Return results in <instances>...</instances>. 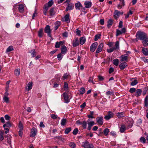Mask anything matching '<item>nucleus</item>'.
<instances>
[{
	"label": "nucleus",
	"instance_id": "nucleus-1",
	"mask_svg": "<svg viewBox=\"0 0 148 148\" xmlns=\"http://www.w3.org/2000/svg\"><path fill=\"white\" fill-rule=\"evenodd\" d=\"M137 39L142 41L143 46L148 45V37L147 34L141 31L138 32L136 35Z\"/></svg>",
	"mask_w": 148,
	"mask_h": 148
},
{
	"label": "nucleus",
	"instance_id": "nucleus-2",
	"mask_svg": "<svg viewBox=\"0 0 148 148\" xmlns=\"http://www.w3.org/2000/svg\"><path fill=\"white\" fill-rule=\"evenodd\" d=\"M75 8L76 10H78L80 11L84 12L85 13H86V12H85V9L84 8L80 3L79 2L75 3Z\"/></svg>",
	"mask_w": 148,
	"mask_h": 148
},
{
	"label": "nucleus",
	"instance_id": "nucleus-3",
	"mask_svg": "<svg viewBox=\"0 0 148 148\" xmlns=\"http://www.w3.org/2000/svg\"><path fill=\"white\" fill-rule=\"evenodd\" d=\"M119 41H116L115 43V47L107 49V52L109 53H110L116 49H119Z\"/></svg>",
	"mask_w": 148,
	"mask_h": 148
},
{
	"label": "nucleus",
	"instance_id": "nucleus-4",
	"mask_svg": "<svg viewBox=\"0 0 148 148\" xmlns=\"http://www.w3.org/2000/svg\"><path fill=\"white\" fill-rule=\"evenodd\" d=\"M82 145L84 148H93L94 147L92 144H90L87 141L82 142Z\"/></svg>",
	"mask_w": 148,
	"mask_h": 148
},
{
	"label": "nucleus",
	"instance_id": "nucleus-5",
	"mask_svg": "<svg viewBox=\"0 0 148 148\" xmlns=\"http://www.w3.org/2000/svg\"><path fill=\"white\" fill-rule=\"evenodd\" d=\"M44 31L47 34L48 36L51 37V30L50 29V26L49 25H46Z\"/></svg>",
	"mask_w": 148,
	"mask_h": 148
},
{
	"label": "nucleus",
	"instance_id": "nucleus-6",
	"mask_svg": "<svg viewBox=\"0 0 148 148\" xmlns=\"http://www.w3.org/2000/svg\"><path fill=\"white\" fill-rule=\"evenodd\" d=\"M123 14V12H120L117 10H115L114 13V17L115 19H117L121 14L122 15Z\"/></svg>",
	"mask_w": 148,
	"mask_h": 148
},
{
	"label": "nucleus",
	"instance_id": "nucleus-7",
	"mask_svg": "<svg viewBox=\"0 0 148 148\" xmlns=\"http://www.w3.org/2000/svg\"><path fill=\"white\" fill-rule=\"evenodd\" d=\"M96 122L98 124L100 125H102L103 124V117L102 116L97 117L96 119Z\"/></svg>",
	"mask_w": 148,
	"mask_h": 148
},
{
	"label": "nucleus",
	"instance_id": "nucleus-8",
	"mask_svg": "<svg viewBox=\"0 0 148 148\" xmlns=\"http://www.w3.org/2000/svg\"><path fill=\"white\" fill-rule=\"evenodd\" d=\"M37 132V129L35 127H33L31 130L30 136L31 137H34L36 135Z\"/></svg>",
	"mask_w": 148,
	"mask_h": 148
},
{
	"label": "nucleus",
	"instance_id": "nucleus-9",
	"mask_svg": "<svg viewBox=\"0 0 148 148\" xmlns=\"http://www.w3.org/2000/svg\"><path fill=\"white\" fill-rule=\"evenodd\" d=\"M97 45L98 44L97 42L93 43L90 47V51L91 52H94L96 49Z\"/></svg>",
	"mask_w": 148,
	"mask_h": 148
},
{
	"label": "nucleus",
	"instance_id": "nucleus-10",
	"mask_svg": "<svg viewBox=\"0 0 148 148\" xmlns=\"http://www.w3.org/2000/svg\"><path fill=\"white\" fill-rule=\"evenodd\" d=\"M126 32V29L125 28H123L121 31H120L119 29H117L116 30V36H117L120 34L125 33Z\"/></svg>",
	"mask_w": 148,
	"mask_h": 148
},
{
	"label": "nucleus",
	"instance_id": "nucleus-11",
	"mask_svg": "<svg viewBox=\"0 0 148 148\" xmlns=\"http://www.w3.org/2000/svg\"><path fill=\"white\" fill-rule=\"evenodd\" d=\"M90 119H88L87 121V123L88 125V129L90 130L91 128V127L94 125V122L93 121H90Z\"/></svg>",
	"mask_w": 148,
	"mask_h": 148
},
{
	"label": "nucleus",
	"instance_id": "nucleus-12",
	"mask_svg": "<svg viewBox=\"0 0 148 148\" xmlns=\"http://www.w3.org/2000/svg\"><path fill=\"white\" fill-rule=\"evenodd\" d=\"M62 95L64 97L65 102L66 103H69L70 101V99H69V97L67 93L64 92Z\"/></svg>",
	"mask_w": 148,
	"mask_h": 148
},
{
	"label": "nucleus",
	"instance_id": "nucleus-13",
	"mask_svg": "<svg viewBox=\"0 0 148 148\" xmlns=\"http://www.w3.org/2000/svg\"><path fill=\"white\" fill-rule=\"evenodd\" d=\"M74 4L72 3H68L67 4V7L66 8V12L73 10L74 8Z\"/></svg>",
	"mask_w": 148,
	"mask_h": 148
},
{
	"label": "nucleus",
	"instance_id": "nucleus-14",
	"mask_svg": "<svg viewBox=\"0 0 148 148\" xmlns=\"http://www.w3.org/2000/svg\"><path fill=\"white\" fill-rule=\"evenodd\" d=\"M79 42L77 38H75L73 41V46L75 47L79 45Z\"/></svg>",
	"mask_w": 148,
	"mask_h": 148
},
{
	"label": "nucleus",
	"instance_id": "nucleus-15",
	"mask_svg": "<svg viewBox=\"0 0 148 148\" xmlns=\"http://www.w3.org/2000/svg\"><path fill=\"white\" fill-rule=\"evenodd\" d=\"M103 43H101L99 45L96 52V53L97 54L100 52L103 49Z\"/></svg>",
	"mask_w": 148,
	"mask_h": 148
},
{
	"label": "nucleus",
	"instance_id": "nucleus-16",
	"mask_svg": "<svg viewBox=\"0 0 148 148\" xmlns=\"http://www.w3.org/2000/svg\"><path fill=\"white\" fill-rule=\"evenodd\" d=\"M84 4L85 5L84 8H88L91 7L92 3L91 1H86L85 2Z\"/></svg>",
	"mask_w": 148,
	"mask_h": 148
},
{
	"label": "nucleus",
	"instance_id": "nucleus-17",
	"mask_svg": "<svg viewBox=\"0 0 148 148\" xmlns=\"http://www.w3.org/2000/svg\"><path fill=\"white\" fill-rule=\"evenodd\" d=\"M113 113L111 111H109L108 114L104 117L105 119L108 120L113 117Z\"/></svg>",
	"mask_w": 148,
	"mask_h": 148
},
{
	"label": "nucleus",
	"instance_id": "nucleus-18",
	"mask_svg": "<svg viewBox=\"0 0 148 148\" xmlns=\"http://www.w3.org/2000/svg\"><path fill=\"white\" fill-rule=\"evenodd\" d=\"M61 53L62 54H65L67 52V48L65 45H63L61 48Z\"/></svg>",
	"mask_w": 148,
	"mask_h": 148
},
{
	"label": "nucleus",
	"instance_id": "nucleus-19",
	"mask_svg": "<svg viewBox=\"0 0 148 148\" xmlns=\"http://www.w3.org/2000/svg\"><path fill=\"white\" fill-rule=\"evenodd\" d=\"M49 13L51 16L50 18H51L55 14V12L54 11V8H51L49 10Z\"/></svg>",
	"mask_w": 148,
	"mask_h": 148
},
{
	"label": "nucleus",
	"instance_id": "nucleus-20",
	"mask_svg": "<svg viewBox=\"0 0 148 148\" xmlns=\"http://www.w3.org/2000/svg\"><path fill=\"white\" fill-rule=\"evenodd\" d=\"M32 87V82H29L27 84V87H26V89L27 91H29L31 90Z\"/></svg>",
	"mask_w": 148,
	"mask_h": 148
},
{
	"label": "nucleus",
	"instance_id": "nucleus-21",
	"mask_svg": "<svg viewBox=\"0 0 148 148\" xmlns=\"http://www.w3.org/2000/svg\"><path fill=\"white\" fill-rule=\"evenodd\" d=\"M142 90L140 89H137L136 90L135 93V95L137 97L140 96L141 94Z\"/></svg>",
	"mask_w": 148,
	"mask_h": 148
},
{
	"label": "nucleus",
	"instance_id": "nucleus-22",
	"mask_svg": "<svg viewBox=\"0 0 148 148\" xmlns=\"http://www.w3.org/2000/svg\"><path fill=\"white\" fill-rule=\"evenodd\" d=\"M18 10L19 12L21 13L23 12L24 11V6L22 4H20L19 5Z\"/></svg>",
	"mask_w": 148,
	"mask_h": 148
},
{
	"label": "nucleus",
	"instance_id": "nucleus-23",
	"mask_svg": "<svg viewBox=\"0 0 148 148\" xmlns=\"http://www.w3.org/2000/svg\"><path fill=\"white\" fill-rule=\"evenodd\" d=\"M127 66V64L126 62L121 63L119 65L120 68L121 69L125 68Z\"/></svg>",
	"mask_w": 148,
	"mask_h": 148
},
{
	"label": "nucleus",
	"instance_id": "nucleus-24",
	"mask_svg": "<svg viewBox=\"0 0 148 148\" xmlns=\"http://www.w3.org/2000/svg\"><path fill=\"white\" fill-rule=\"evenodd\" d=\"M43 29L42 28L40 29L38 32V36L40 38H41L43 36Z\"/></svg>",
	"mask_w": 148,
	"mask_h": 148
},
{
	"label": "nucleus",
	"instance_id": "nucleus-25",
	"mask_svg": "<svg viewBox=\"0 0 148 148\" xmlns=\"http://www.w3.org/2000/svg\"><path fill=\"white\" fill-rule=\"evenodd\" d=\"M69 14H67L64 16V19L65 21L67 23H69L70 22V19H69Z\"/></svg>",
	"mask_w": 148,
	"mask_h": 148
},
{
	"label": "nucleus",
	"instance_id": "nucleus-26",
	"mask_svg": "<svg viewBox=\"0 0 148 148\" xmlns=\"http://www.w3.org/2000/svg\"><path fill=\"white\" fill-rule=\"evenodd\" d=\"M53 0H51L49 1L47 4H45L44 5L45 6H46L48 8L51 7L53 4Z\"/></svg>",
	"mask_w": 148,
	"mask_h": 148
},
{
	"label": "nucleus",
	"instance_id": "nucleus-27",
	"mask_svg": "<svg viewBox=\"0 0 148 148\" xmlns=\"http://www.w3.org/2000/svg\"><path fill=\"white\" fill-rule=\"evenodd\" d=\"M63 44V42L62 41H60L59 42H57L56 43L55 47L56 48H58L60 47V45Z\"/></svg>",
	"mask_w": 148,
	"mask_h": 148
},
{
	"label": "nucleus",
	"instance_id": "nucleus-28",
	"mask_svg": "<svg viewBox=\"0 0 148 148\" xmlns=\"http://www.w3.org/2000/svg\"><path fill=\"white\" fill-rule=\"evenodd\" d=\"M67 122V120L66 119H62L61 120V121L60 123V124L62 126H65L66 123Z\"/></svg>",
	"mask_w": 148,
	"mask_h": 148
},
{
	"label": "nucleus",
	"instance_id": "nucleus-29",
	"mask_svg": "<svg viewBox=\"0 0 148 148\" xmlns=\"http://www.w3.org/2000/svg\"><path fill=\"white\" fill-rule=\"evenodd\" d=\"M113 23V20L112 19H109L108 21L107 27L110 28L112 25Z\"/></svg>",
	"mask_w": 148,
	"mask_h": 148
},
{
	"label": "nucleus",
	"instance_id": "nucleus-30",
	"mask_svg": "<svg viewBox=\"0 0 148 148\" xmlns=\"http://www.w3.org/2000/svg\"><path fill=\"white\" fill-rule=\"evenodd\" d=\"M14 50L13 47L12 46H10L7 49L5 52L7 53L10 51H13Z\"/></svg>",
	"mask_w": 148,
	"mask_h": 148
},
{
	"label": "nucleus",
	"instance_id": "nucleus-31",
	"mask_svg": "<svg viewBox=\"0 0 148 148\" xmlns=\"http://www.w3.org/2000/svg\"><path fill=\"white\" fill-rule=\"evenodd\" d=\"M142 51L143 54L145 56L148 55V50L146 48H143L142 50Z\"/></svg>",
	"mask_w": 148,
	"mask_h": 148
},
{
	"label": "nucleus",
	"instance_id": "nucleus-32",
	"mask_svg": "<svg viewBox=\"0 0 148 148\" xmlns=\"http://www.w3.org/2000/svg\"><path fill=\"white\" fill-rule=\"evenodd\" d=\"M126 125L127 126L128 128L131 127L133 125V122L132 121H127L126 123Z\"/></svg>",
	"mask_w": 148,
	"mask_h": 148
},
{
	"label": "nucleus",
	"instance_id": "nucleus-33",
	"mask_svg": "<svg viewBox=\"0 0 148 148\" xmlns=\"http://www.w3.org/2000/svg\"><path fill=\"white\" fill-rule=\"evenodd\" d=\"M113 64L116 66H117L119 64V60L117 59L113 60Z\"/></svg>",
	"mask_w": 148,
	"mask_h": 148
},
{
	"label": "nucleus",
	"instance_id": "nucleus-34",
	"mask_svg": "<svg viewBox=\"0 0 148 148\" xmlns=\"http://www.w3.org/2000/svg\"><path fill=\"white\" fill-rule=\"evenodd\" d=\"M86 41V38L84 37H81L80 39V43L81 45L84 44Z\"/></svg>",
	"mask_w": 148,
	"mask_h": 148
},
{
	"label": "nucleus",
	"instance_id": "nucleus-35",
	"mask_svg": "<svg viewBox=\"0 0 148 148\" xmlns=\"http://www.w3.org/2000/svg\"><path fill=\"white\" fill-rule=\"evenodd\" d=\"M126 130L125 126V125H123L121 126L120 128V131L121 132L123 133Z\"/></svg>",
	"mask_w": 148,
	"mask_h": 148
},
{
	"label": "nucleus",
	"instance_id": "nucleus-36",
	"mask_svg": "<svg viewBox=\"0 0 148 148\" xmlns=\"http://www.w3.org/2000/svg\"><path fill=\"white\" fill-rule=\"evenodd\" d=\"M121 61L123 62L126 60L127 58V56L125 55H123L121 56Z\"/></svg>",
	"mask_w": 148,
	"mask_h": 148
},
{
	"label": "nucleus",
	"instance_id": "nucleus-37",
	"mask_svg": "<svg viewBox=\"0 0 148 148\" xmlns=\"http://www.w3.org/2000/svg\"><path fill=\"white\" fill-rule=\"evenodd\" d=\"M60 24V22H56L55 23V26L54 27L55 30H56L59 27Z\"/></svg>",
	"mask_w": 148,
	"mask_h": 148
},
{
	"label": "nucleus",
	"instance_id": "nucleus-38",
	"mask_svg": "<svg viewBox=\"0 0 148 148\" xmlns=\"http://www.w3.org/2000/svg\"><path fill=\"white\" fill-rule=\"evenodd\" d=\"M81 125H82V127L84 129H85L86 128L87 122L86 121H82V122Z\"/></svg>",
	"mask_w": 148,
	"mask_h": 148
},
{
	"label": "nucleus",
	"instance_id": "nucleus-39",
	"mask_svg": "<svg viewBox=\"0 0 148 148\" xmlns=\"http://www.w3.org/2000/svg\"><path fill=\"white\" fill-rule=\"evenodd\" d=\"M104 134L106 136L108 135V133L110 132L108 128H106L103 131Z\"/></svg>",
	"mask_w": 148,
	"mask_h": 148
},
{
	"label": "nucleus",
	"instance_id": "nucleus-40",
	"mask_svg": "<svg viewBox=\"0 0 148 148\" xmlns=\"http://www.w3.org/2000/svg\"><path fill=\"white\" fill-rule=\"evenodd\" d=\"M124 113L123 112H119L117 114V116L119 118H121L124 116Z\"/></svg>",
	"mask_w": 148,
	"mask_h": 148
},
{
	"label": "nucleus",
	"instance_id": "nucleus-41",
	"mask_svg": "<svg viewBox=\"0 0 148 148\" xmlns=\"http://www.w3.org/2000/svg\"><path fill=\"white\" fill-rule=\"evenodd\" d=\"M71 129L70 127L66 128L64 131V133L65 134H69L71 131Z\"/></svg>",
	"mask_w": 148,
	"mask_h": 148
},
{
	"label": "nucleus",
	"instance_id": "nucleus-42",
	"mask_svg": "<svg viewBox=\"0 0 148 148\" xmlns=\"http://www.w3.org/2000/svg\"><path fill=\"white\" fill-rule=\"evenodd\" d=\"M30 53H31L32 57H34L36 55V52L35 51V50L34 49H32L30 51Z\"/></svg>",
	"mask_w": 148,
	"mask_h": 148
},
{
	"label": "nucleus",
	"instance_id": "nucleus-43",
	"mask_svg": "<svg viewBox=\"0 0 148 148\" xmlns=\"http://www.w3.org/2000/svg\"><path fill=\"white\" fill-rule=\"evenodd\" d=\"M48 9V8L46 6H45L44 8L43 9V13L45 15H47V12Z\"/></svg>",
	"mask_w": 148,
	"mask_h": 148
},
{
	"label": "nucleus",
	"instance_id": "nucleus-44",
	"mask_svg": "<svg viewBox=\"0 0 148 148\" xmlns=\"http://www.w3.org/2000/svg\"><path fill=\"white\" fill-rule=\"evenodd\" d=\"M20 69H17L15 70L14 74L17 76H18L20 74Z\"/></svg>",
	"mask_w": 148,
	"mask_h": 148
},
{
	"label": "nucleus",
	"instance_id": "nucleus-45",
	"mask_svg": "<svg viewBox=\"0 0 148 148\" xmlns=\"http://www.w3.org/2000/svg\"><path fill=\"white\" fill-rule=\"evenodd\" d=\"M81 94H83L85 92V90L84 88L83 87H82L79 90Z\"/></svg>",
	"mask_w": 148,
	"mask_h": 148
},
{
	"label": "nucleus",
	"instance_id": "nucleus-46",
	"mask_svg": "<svg viewBox=\"0 0 148 148\" xmlns=\"http://www.w3.org/2000/svg\"><path fill=\"white\" fill-rule=\"evenodd\" d=\"M7 139V142L9 144H10L11 143V140H10V138L11 137V136L10 135H7L6 136H5Z\"/></svg>",
	"mask_w": 148,
	"mask_h": 148
},
{
	"label": "nucleus",
	"instance_id": "nucleus-47",
	"mask_svg": "<svg viewBox=\"0 0 148 148\" xmlns=\"http://www.w3.org/2000/svg\"><path fill=\"white\" fill-rule=\"evenodd\" d=\"M69 146L72 148H75L76 147V145L74 142H71L69 143Z\"/></svg>",
	"mask_w": 148,
	"mask_h": 148
},
{
	"label": "nucleus",
	"instance_id": "nucleus-48",
	"mask_svg": "<svg viewBox=\"0 0 148 148\" xmlns=\"http://www.w3.org/2000/svg\"><path fill=\"white\" fill-rule=\"evenodd\" d=\"M61 53H60L58 55L57 58L59 60H60L62 59L63 55Z\"/></svg>",
	"mask_w": 148,
	"mask_h": 148
},
{
	"label": "nucleus",
	"instance_id": "nucleus-49",
	"mask_svg": "<svg viewBox=\"0 0 148 148\" xmlns=\"http://www.w3.org/2000/svg\"><path fill=\"white\" fill-rule=\"evenodd\" d=\"M138 83V81L137 80L134 79L133 81L131 83V85L134 86L137 84Z\"/></svg>",
	"mask_w": 148,
	"mask_h": 148
},
{
	"label": "nucleus",
	"instance_id": "nucleus-50",
	"mask_svg": "<svg viewBox=\"0 0 148 148\" xmlns=\"http://www.w3.org/2000/svg\"><path fill=\"white\" fill-rule=\"evenodd\" d=\"M3 99L4 101V102H5L6 103H8L9 101L8 98L6 96H4Z\"/></svg>",
	"mask_w": 148,
	"mask_h": 148
},
{
	"label": "nucleus",
	"instance_id": "nucleus-51",
	"mask_svg": "<svg viewBox=\"0 0 148 148\" xmlns=\"http://www.w3.org/2000/svg\"><path fill=\"white\" fill-rule=\"evenodd\" d=\"M98 131L99 134H98V135L99 136H101L102 134L103 133L102 129L100 128L98 130Z\"/></svg>",
	"mask_w": 148,
	"mask_h": 148
},
{
	"label": "nucleus",
	"instance_id": "nucleus-52",
	"mask_svg": "<svg viewBox=\"0 0 148 148\" xmlns=\"http://www.w3.org/2000/svg\"><path fill=\"white\" fill-rule=\"evenodd\" d=\"M94 112L93 111H91L90 113V114L88 115L87 116L88 118H94L93 116Z\"/></svg>",
	"mask_w": 148,
	"mask_h": 148
},
{
	"label": "nucleus",
	"instance_id": "nucleus-53",
	"mask_svg": "<svg viewBox=\"0 0 148 148\" xmlns=\"http://www.w3.org/2000/svg\"><path fill=\"white\" fill-rule=\"evenodd\" d=\"M51 118L53 119H57L58 118L57 115L54 114H52L51 115Z\"/></svg>",
	"mask_w": 148,
	"mask_h": 148
},
{
	"label": "nucleus",
	"instance_id": "nucleus-54",
	"mask_svg": "<svg viewBox=\"0 0 148 148\" xmlns=\"http://www.w3.org/2000/svg\"><path fill=\"white\" fill-rule=\"evenodd\" d=\"M78 132V129L77 128H76L74 130L73 133L74 135H76L77 134Z\"/></svg>",
	"mask_w": 148,
	"mask_h": 148
},
{
	"label": "nucleus",
	"instance_id": "nucleus-55",
	"mask_svg": "<svg viewBox=\"0 0 148 148\" xmlns=\"http://www.w3.org/2000/svg\"><path fill=\"white\" fill-rule=\"evenodd\" d=\"M142 123V120L140 119H138L137 121L136 124L137 126H139Z\"/></svg>",
	"mask_w": 148,
	"mask_h": 148
},
{
	"label": "nucleus",
	"instance_id": "nucleus-56",
	"mask_svg": "<svg viewBox=\"0 0 148 148\" xmlns=\"http://www.w3.org/2000/svg\"><path fill=\"white\" fill-rule=\"evenodd\" d=\"M55 77L56 79H57V81L58 82H59L60 80V75L59 74L56 75L55 76Z\"/></svg>",
	"mask_w": 148,
	"mask_h": 148
},
{
	"label": "nucleus",
	"instance_id": "nucleus-57",
	"mask_svg": "<svg viewBox=\"0 0 148 148\" xmlns=\"http://www.w3.org/2000/svg\"><path fill=\"white\" fill-rule=\"evenodd\" d=\"M101 35L97 34L95 36L94 39V40L95 41H96L98 39L100 38Z\"/></svg>",
	"mask_w": 148,
	"mask_h": 148
},
{
	"label": "nucleus",
	"instance_id": "nucleus-58",
	"mask_svg": "<svg viewBox=\"0 0 148 148\" xmlns=\"http://www.w3.org/2000/svg\"><path fill=\"white\" fill-rule=\"evenodd\" d=\"M136 91V89L135 88H132L130 89L129 92L131 93H133L135 92Z\"/></svg>",
	"mask_w": 148,
	"mask_h": 148
},
{
	"label": "nucleus",
	"instance_id": "nucleus-59",
	"mask_svg": "<svg viewBox=\"0 0 148 148\" xmlns=\"http://www.w3.org/2000/svg\"><path fill=\"white\" fill-rule=\"evenodd\" d=\"M140 141L141 143H145L146 141V139L144 137H142L140 138Z\"/></svg>",
	"mask_w": 148,
	"mask_h": 148
},
{
	"label": "nucleus",
	"instance_id": "nucleus-60",
	"mask_svg": "<svg viewBox=\"0 0 148 148\" xmlns=\"http://www.w3.org/2000/svg\"><path fill=\"white\" fill-rule=\"evenodd\" d=\"M113 94V92H112L110 91H108L106 92V95H107L109 96L110 95H112Z\"/></svg>",
	"mask_w": 148,
	"mask_h": 148
},
{
	"label": "nucleus",
	"instance_id": "nucleus-61",
	"mask_svg": "<svg viewBox=\"0 0 148 148\" xmlns=\"http://www.w3.org/2000/svg\"><path fill=\"white\" fill-rule=\"evenodd\" d=\"M19 127L20 129V130H23V124L21 121H20L19 122Z\"/></svg>",
	"mask_w": 148,
	"mask_h": 148
},
{
	"label": "nucleus",
	"instance_id": "nucleus-62",
	"mask_svg": "<svg viewBox=\"0 0 148 148\" xmlns=\"http://www.w3.org/2000/svg\"><path fill=\"white\" fill-rule=\"evenodd\" d=\"M148 90V89L147 88H145L143 92V96L145 95L146 93L147 92Z\"/></svg>",
	"mask_w": 148,
	"mask_h": 148
},
{
	"label": "nucleus",
	"instance_id": "nucleus-63",
	"mask_svg": "<svg viewBox=\"0 0 148 148\" xmlns=\"http://www.w3.org/2000/svg\"><path fill=\"white\" fill-rule=\"evenodd\" d=\"M68 76H69V75H68L66 74H65L64 75L62 79H63V80L66 79Z\"/></svg>",
	"mask_w": 148,
	"mask_h": 148
},
{
	"label": "nucleus",
	"instance_id": "nucleus-64",
	"mask_svg": "<svg viewBox=\"0 0 148 148\" xmlns=\"http://www.w3.org/2000/svg\"><path fill=\"white\" fill-rule=\"evenodd\" d=\"M142 60L145 63H148V59L145 58H142Z\"/></svg>",
	"mask_w": 148,
	"mask_h": 148
}]
</instances>
